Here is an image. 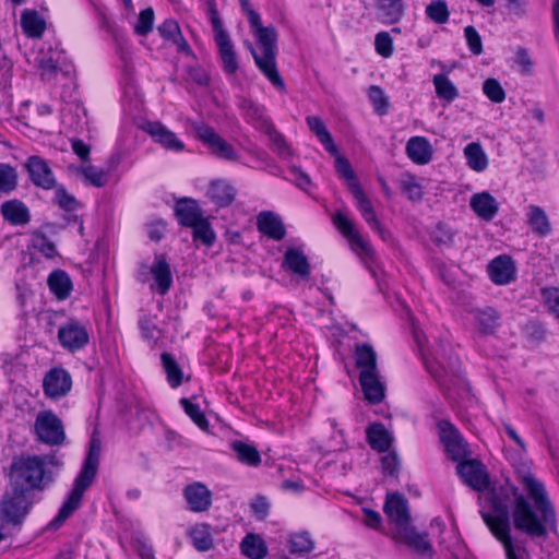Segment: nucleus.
Instances as JSON below:
<instances>
[{
    "mask_svg": "<svg viewBox=\"0 0 559 559\" xmlns=\"http://www.w3.org/2000/svg\"><path fill=\"white\" fill-rule=\"evenodd\" d=\"M513 465L516 479L533 501L532 504L523 493L519 492L518 488H513V527L532 540L545 542L550 532H557L556 508L543 481L533 474L532 461L519 459V462Z\"/></svg>",
    "mask_w": 559,
    "mask_h": 559,
    "instance_id": "f257e3e1",
    "label": "nucleus"
},
{
    "mask_svg": "<svg viewBox=\"0 0 559 559\" xmlns=\"http://www.w3.org/2000/svg\"><path fill=\"white\" fill-rule=\"evenodd\" d=\"M62 465L56 453L45 455H27L15 459L11 464V484L27 488L28 490H44L53 480L52 472L48 466Z\"/></svg>",
    "mask_w": 559,
    "mask_h": 559,
    "instance_id": "f03ea898",
    "label": "nucleus"
},
{
    "mask_svg": "<svg viewBox=\"0 0 559 559\" xmlns=\"http://www.w3.org/2000/svg\"><path fill=\"white\" fill-rule=\"evenodd\" d=\"M100 451V440L96 437H92L82 468L74 479L73 488L59 509L58 514L51 521L50 525L59 527L76 509H79L85 490L93 484L96 477L99 466Z\"/></svg>",
    "mask_w": 559,
    "mask_h": 559,
    "instance_id": "7ed1b4c3",
    "label": "nucleus"
},
{
    "mask_svg": "<svg viewBox=\"0 0 559 559\" xmlns=\"http://www.w3.org/2000/svg\"><path fill=\"white\" fill-rule=\"evenodd\" d=\"M495 515L480 511V515L495 538L503 546L507 559H524L528 556L524 540L514 542L511 535L510 514L502 502L492 503Z\"/></svg>",
    "mask_w": 559,
    "mask_h": 559,
    "instance_id": "20e7f679",
    "label": "nucleus"
},
{
    "mask_svg": "<svg viewBox=\"0 0 559 559\" xmlns=\"http://www.w3.org/2000/svg\"><path fill=\"white\" fill-rule=\"evenodd\" d=\"M11 487L1 501L0 511L5 522L20 525L33 507L32 491L16 484Z\"/></svg>",
    "mask_w": 559,
    "mask_h": 559,
    "instance_id": "39448f33",
    "label": "nucleus"
},
{
    "mask_svg": "<svg viewBox=\"0 0 559 559\" xmlns=\"http://www.w3.org/2000/svg\"><path fill=\"white\" fill-rule=\"evenodd\" d=\"M36 439L50 447H60L67 436L62 420L52 411H41L34 423Z\"/></svg>",
    "mask_w": 559,
    "mask_h": 559,
    "instance_id": "423d86ee",
    "label": "nucleus"
},
{
    "mask_svg": "<svg viewBox=\"0 0 559 559\" xmlns=\"http://www.w3.org/2000/svg\"><path fill=\"white\" fill-rule=\"evenodd\" d=\"M193 129L198 139L207 147L211 154L219 159L235 162L238 153L212 127L205 123H194Z\"/></svg>",
    "mask_w": 559,
    "mask_h": 559,
    "instance_id": "0eeeda50",
    "label": "nucleus"
},
{
    "mask_svg": "<svg viewBox=\"0 0 559 559\" xmlns=\"http://www.w3.org/2000/svg\"><path fill=\"white\" fill-rule=\"evenodd\" d=\"M29 181L36 188L52 190L57 188V177L51 168L50 162L39 155H31L23 163Z\"/></svg>",
    "mask_w": 559,
    "mask_h": 559,
    "instance_id": "6e6552de",
    "label": "nucleus"
},
{
    "mask_svg": "<svg viewBox=\"0 0 559 559\" xmlns=\"http://www.w3.org/2000/svg\"><path fill=\"white\" fill-rule=\"evenodd\" d=\"M438 429L440 440L450 459L457 463L465 460L468 454L467 443L464 441L455 426L448 420H440L438 423Z\"/></svg>",
    "mask_w": 559,
    "mask_h": 559,
    "instance_id": "1a4fd4ad",
    "label": "nucleus"
},
{
    "mask_svg": "<svg viewBox=\"0 0 559 559\" xmlns=\"http://www.w3.org/2000/svg\"><path fill=\"white\" fill-rule=\"evenodd\" d=\"M383 511L394 524L393 533H400L411 526V514L407 499L399 492L386 495Z\"/></svg>",
    "mask_w": 559,
    "mask_h": 559,
    "instance_id": "9d476101",
    "label": "nucleus"
},
{
    "mask_svg": "<svg viewBox=\"0 0 559 559\" xmlns=\"http://www.w3.org/2000/svg\"><path fill=\"white\" fill-rule=\"evenodd\" d=\"M58 340L63 348L74 353L83 349L90 342V334L84 324L69 320L58 330Z\"/></svg>",
    "mask_w": 559,
    "mask_h": 559,
    "instance_id": "9b49d317",
    "label": "nucleus"
},
{
    "mask_svg": "<svg viewBox=\"0 0 559 559\" xmlns=\"http://www.w3.org/2000/svg\"><path fill=\"white\" fill-rule=\"evenodd\" d=\"M456 472L463 481L476 491H483L489 486L488 473L478 460H463L457 464Z\"/></svg>",
    "mask_w": 559,
    "mask_h": 559,
    "instance_id": "f8f14e48",
    "label": "nucleus"
},
{
    "mask_svg": "<svg viewBox=\"0 0 559 559\" xmlns=\"http://www.w3.org/2000/svg\"><path fill=\"white\" fill-rule=\"evenodd\" d=\"M142 130L166 151L179 153L185 150V143L160 121H146Z\"/></svg>",
    "mask_w": 559,
    "mask_h": 559,
    "instance_id": "ddd939ff",
    "label": "nucleus"
},
{
    "mask_svg": "<svg viewBox=\"0 0 559 559\" xmlns=\"http://www.w3.org/2000/svg\"><path fill=\"white\" fill-rule=\"evenodd\" d=\"M392 539L395 543L405 544L423 558L431 559L435 555L428 534L417 532L413 525L403 528L400 533H392Z\"/></svg>",
    "mask_w": 559,
    "mask_h": 559,
    "instance_id": "4468645a",
    "label": "nucleus"
},
{
    "mask_svg": "<svg viewBox=\"0 0 559 559\" xmlns=\"http://www.w3.org/2000/svg\"><path fill=\"white\" fill-rule=\"evenodd\" d=\"M354 199L357 202V209L359 210L362 218L368 224V226L377 231L379 236L384 240L388 241L391 239V233L386 230L380 221L377 217V214L373 210V206L371 204V201L366 195L362 188L356 187V193L353 194Z\"/></svg>",
    "mask_w": 559,
    "mask_h": 559,
    "instance_id": "2eb2a0df",
    "label": "nucleus"
},
{
    "mask_svg": "<svg viewBox=\"0 0 559 559\" xmlns=\"http://www.w3.org/2000/svg\"><path fill=\"white\" fill-rule=\"evenodd\" d=\"M72 385V380L68 371L62 368H53L47 372L44 378V392L51 399H58L66 395Z\"/></svg>",
    "mask_w": 559,
    "mask_h": 559,
    "instance_id": "dca6fc26",
    "label": "nucleus"
},
{
    "mask_svg": "<svg viewBox=\"0 0 559 559\" xmlns=\"http://www.w3.org/2000/svg\"><path fill=\"white\" fill-rule=\"evenodd\" d=\"M333 223L336 228L349 239V241L358 248L365 255L372 257L373 249L371 245L365 240L359 231L355 228L354 223L347 218L342 212L337 211L333 216Z\"/></svg>",
    "mask_w": 559,
    "mask_h": 559,
    "instance_id": "f3484780",
    "label": "nucleus"
},
{
    "mask_svg": "<svg viewBox=\"0 0 559 559\" xmlns=\"http://www.w3.org/2000/svg\"><path fill=\"white\" fill-rule=\"evenodd\" d=\"M333 223L336 228L349 239V241L358 248L365 255L372 257L373 249L371 245L365 240L359 231L355 228L354 223L347 218L342 212L337 211L333 216Z\"/></svg>",
    "mask_w": 559,
    "mask_h": 559,
    "instance_id": "a211bd4d",
    "label": "nucleus"
},
{
    "mask_svg": "<svg viewBox=\"0 0 559 559\" xmlns=\"http://www.w3.org/2000/svg\"><path fill=\"white\" fill-rule=\"evenodd\" d=\"M174 213L179 225L183 227H191L204 218V212L198 201L191 198L177 200L174 206Z\"/></svg>",
    "mask_w": 559,
    "mask_h": 559,
    "instance_id": "6ab92c4d",
    "label": "nucleus"
},
{
    "mask_svg": "<svg viewBox=\"0 0 559 559\" xmlns=\"http://www.w3.org/2000/svg\"><path fill=\"white\" fill-rule=\"evenodd\" d=\"M359 383L365 399L370 404H379L385 397V385L380 380L379 370L364 371L359 373Z\"/></svg>",
    "mask_w": 559,
    "mask_h": 559,
    "instance_id": "aec40b11",
    "label": "nucleus"
},
{
    "mask_svg": "<svg viewBox=\"0 0 559 559\" xmlns=\"http://www.w3.org/2000/svg\"><path fill=\"white\" fill-rule=\"evenodd\" d=\"M251 51L259 70L275 87L285 91L284 80L276 66V51H262V55H258L253 49Z\"/></svg>",
    "mask_w": 559,
    "mask_h": 559,
    "instance_id": "412c9836",
    "label": "nucleus"
},
{
    "mask_svg": "<svg viewBox=\"0 0 559 559\" xmlns=\"http://www.w3.org/2000/svg\"><path fill=\"white\" fill-rule=\"evenodd\" d=\"M490 280L497 285H506L515 278V266L509 255H499L488 264Z\"/></svg>",
    "mask_w": 559,
    "mask_h": 559,
    "instance_id": "4be33fe9",
    "label": "nucleus"
},
{
    "mask_svg": "<svg viewBox=\"0 0 559 559\" xmlns=\"http://www.w3.org/2000/svg\"><path fill=\"white\" fill-rule=\"evenodd\" d=\"M258 230L273 240H282L286 229L280 215L271 211H263L257 216Z\"/></svg>",
    "mask_w": 559,
    "mask_h": 559,
    "instance_id": "5701e85b",
    "label": "nucleus"
},
{
    "mask_svg": "<svg viewBox=\"0 0 559 559\" xmlns=\"http://www.w3.org/2000/svg\"><path fill=\"white\" fill-rule=\"evenodd\" d=\"M183 496L193 512L207 511L212 504V492L201 483L187 486Z\"/></svg>",
    "mask_w": 559,
    "mask_h": 559,
    "instance_id": "b1692460",
    "label": "nucleus"
},
{
    "mask_svg": "<svg viewBox=\"0 0 559 559\" xmlns=\"http://www.w3.org/2000/svg\"><path fill=\"white\" fill-rule=\"evenodd\" d=\"M407 157L417 165H426L431 162L433 148L425 136H412L405 146Z\"/></svg>",
    "mask_w": 559,
    "mask_h": 559,
    "instance_id": "393cba45",
    "label": "nucleus"
},
{
    "mask_svg": "<svg viewBox=\"0 0 559 559\" xmlns=\"http://www.w3.org/2000/svg\"><path fill=\"white\" fill-rule=\"evenodd\" d=\"M283 267L297 275L302 280H308L310 276V264L308 258L301 249L292 247L284 253Z\"/></svg>",
    "mask_w": 559,
    "mask_h": 559,
    "instance_id": "a878e982",
    "label": "nucleus"
},
{
    "mask_svg": "<svg viewBox=\"0 0 559 559\" xmlns=\"http://www.w3.org/2000/svg\"><path fill=\"white\" fill-rule=\"evenodd\" d=\"M469 206L479 218L486 222L492 221L499 211L498 201L489 192L473 194Z\"/></svg>",
    "mask_w": 559,
    "mask_h": 559,
    "instance_id": "bb28decb",
    "label": "nucleus"
},
{
    "mask_svg": "<svg viewBox=\"0 0 559 559\" xmlns=\"http://www.w3.org/2000/svg\"><path fill=\"white\" fill-rule=\"evenodd\" d=\"M237 194L233 185L223 179L213 180L210 183L207 195L210 200L218 207L229 206Z\"/></svg>",
    "mask_w": 559,
    "mask_h": 559,
    "instance_id": "cd10ccee",
    "label": "nucleus"
},
{
    "mask_svg": "<svg viewBox=\"0 0 559 559\" xmlns=\"http://www.w3.org/2000/svg\"><path fill=\"white\" fill-rule=\"evenodd\" d=\"M525 216L527 225L535 235L538 237H546L551 234V223L543 207L531 204L526 209Z\"/></svg>",
    "mask_w": 559,
    "mask_h": 559,
    "instance_id": "c85d7f7f",
    "label": "nucleus"
},
{
    "mask_svg": "<svg viewBox=\"0 0 559 559\" xmlns=\"http://www.w3.org/2000/svg\"><path fill=\"white\" fill-rule=\"evenodd\" d=\"M240 109L245 119L250 122L255 129L264 132L271 128L273 122L265 115V108L258 104H254L249 99H241L239 104Z\"/></svg>",
    "mask_w": 559,
    "mask_h": 559,
    "instance_id": "c756f323",
    "label": "nucleus"
},
{
    "mask_svg": "<svg viewBox=\"0 0 559 559\" xmlns=\"http://www.w3.org/2000/svg\"><path fill=\"white\" fill-rule=\"evenodd\" d=\"M150 271L157 285V292L166 295L173 285V274L165 255L156 254Z\"/></svg>",
    "mask_w": 559,
    "mask_h": 559,
    "instance_id": "7c9ffc66",
    "label": "nucleus"
},
{
    "mask_svg": "<svg viewBox=\"0 0 559 559\" xmlns=\"http://www.w3.org/2000/svg\"><path fill=\"white\" fill-rule=\"evenodd\" d=\"M0 212L4 221L15 226L25 225L31 221L29 210L17 199L3 202L0 206Z\"/></svg>",
    "mask_w": 559,
    "mask_h": 559,
    "instance_id": "2f4dec72",
    "label": "nucleus"
},
{
    "mask_svg": "<svg viewBox=\"0 0 559 559\" xmlns=\"http://www.w3.org/2000/svg\"><path fill=\"white\" fill-rule=\"evenodd\" d=\"M366 437L371 449L378 452H386L393 441V437L381 423L370 424L366 429Z\"/></svg>",
    "mask_w": 559,
    "mask_h": 559,
    "instance_id": "473e14b6",
    "label": "nucleus"
},
{
    "mask_svg": "<svg viewBox=\"0 0 559 559\" xmlns=\"http://www.w3.org/2000/svg\"><path fill=\"white\" fill-rule=\"evenodd\" d=\"M21 27L27 37L40 38L46 29V21L36 10L26 9L21 14Z\"/></svg>",
    "mask_w": 559,
    "mask_h": 559,
    "instance_id": "72a5a7b5",
    "label": "nucleus"
},
{
    "mask_svg": "<svg viewBox=\"0 0 559 559\" xmlns=\"http://www.w3.org/2000/svg\"><path fill=\"white\" fill-rule=\"evenodd\" d=\"M378 16L384 24L397 23L405 14L403 0H378Z\"/></svg>",
    "mask_w": 559,
    "mask_h": 559,
    "instance_id": "f704fd0d",
    "label": "nucleus"
},
{
    "mask_svg": "<svg viewBox=\"0 0 559 559\" xmlns=\"http://www.w3.org/2000/svg\"><path fill=\"white\" fill-rule=\"evenodd\" d=\"M215 43L218 48L224 70L230 74L235 73L238 70V60L228 34H219V37L215 38Z\"/></svg>",
    "mask_w": 559,
    "mask_h": 559,
    "instance_id": "c9c22d12",
    "label": "nucleus"
},
{
    "mask_svg": "<svg viewBox=\"0 0 559 559\" xmlns=\"http://www.w3.org/2000/svg\"><path fill=\"white\" fill-rule=\"evenodd\" d=\"M474 320L479 333L486 335L493 334L500 325L499 312L491 307L475 310Z\"/></svg>",
    "mask_w": 559,
    "mask_h": 559,
    "instance_id": "e433bc0d",
    "label": "nucleus"
},
{
    "mask_svg": "<svg viewBox=\"0 0 559 559\" xmlns=\"http://www.w3.org/2000/svg\"><path fill=\"white\" fill-rule=\"evenodd\" d=\"M306 122L310 131L318 138L319 142L324 146V148L330 154H336L337 146L334 143V140L322 119L317 116H308L306 118Z\"/></svg>",
    "mask_w": 559,
    "mask_h": 559,
    "instance_id": "4c0bfd02",
    "label": "nucleus"
},
{
    "mask_svg": "<svg viewBox=\"0 0 559 559\" xmlns=\"http://www.w3.org/2000/svg\"><path fill=\"white\" fill-rule=\"evenodd\" d=\"M50 292L60 300L68 298L72 292V282L63 270L52 271L47 280Z\"/></svg>",
    "mask_w": 559,
    "mask_h": 559,
    "instance_id": "58836bf2",
    "label": "nucleus"
},
{
    "mask_svg": "<svg viewBox=\"0 0 559 559\" xmlns=\"http://www.w3.org/2000/svg\"><path fill=\"white\" fill-rule=\"evenodd\" d=\"M355 362L360 372L377 371V353L370 344L364 343L356 345Z\"/></svg>",
    "mask_w": 559,
    "mask_h": 559,
    "instance_id": "ea45409f",
    "label": "nucleus"
},
{
    "mask_svg": "<svg viewBox=\"0 0 559 559\" xmlns=\"http://www.w3.org/2000/svg\"><path fill=\"white\" fill-rule=\"evenodd\" d=\"M467 166L474 171L481 173L488 167V157L480 143H468L464 148Z\"/></svg>",
    "mask_w": 559,
    "mask_h": 559,
    "instance_id": "a19ab883",
    "label": "nucleus"
},
{
    "mask_svg": "<svg viewBox=\"0 0 559 559\" xmlns=\"http://www.w3.org/2000/svg\"><path fill=\"white\" fill-rule=\"evenodd\" d=\"M432 83L438 98L444 100L447 104H451L459 97L457 87L445 74L440 73L433 75Z\"/></svg>",
    "mask_w": 559,
    "mask_h": 559,
    "instance_id": "79ce46f5",
    "label": "nucleus"
},
{
    "mask_svg": "<svg viewBox=\"0 0 559 559\" xmlns=\"http://www.w3.org/2000/svg\"><path fill=\"white\" fill-rule=\"evenodd\" d=\"M242 554L250 559H263L267 548L262 538L255 534H248L240 544Z\"/></svg>",
    "mask_w": 559,
    "mask_h": 559,
    "instance_id": "37998d69",
    "label": "nucleus"
},
{
    "mask_svg": "<svg viewBox=\"0 0 559 559\" xmlns=\"http://www.w3.org/2000/svg\"><path fill=\"white\" fill-rule=\"evenodd\" d=\"M190 536L193 546L200 551H207L213 548L212 527L210 524L201 523L192 527Z\"/></svg>",
    "mask_w": 559,
    "mask_h": 559,
    "instance_id": "c03bdc74",
    "label": "nucleus"
},
{
    "mask_svg": "<svg viewBox=\"0 0 559 559\" xmlns=\"http://www.w3.org/2000/svg\"><path fill=\"white\" fill-rule=\"evenodd\" d=\"M231 449L235 451L239 462L249 466L260 465L261 455L254 445L242 441H234L231 443Z\"/></svg>",
    "mask_w": 559,
    "mask_h": 559,
    "instance_id": "a18cd8bd",
    "label": "nucleus"
},
{
    "mask_svg": "<svg viewBox=\"0 0 559 559\" xmlns=\"http://www.w3.org/2000/svg\"><path fill=\"white\" fill-rule=\"evenodd\" d=\"M335 156V168L338 175L346 180L347 187L352 194L356 193V187L361 188L356 174L349 164L348 159L340 154L337 151L336 154H332Z\"/></svg>",
    "mask_w": 559,
    "mask_h": 559,
    "instance_id": "49530a36",
    "label": "nucleus"
},
{
    "mask_svg": "<svg viewBox=\"0 0 559 559\" xmlns=\"http://www.w3.org/2000/svg\"><path fill=\"white\" fill-rule=\"evenodd\" d=\"M160 360L166 372L168 383L173 388L179 386L182 383L183 373L175 357L171 354L164 352L160 355Z\"/></svg>",
    "mask_w": 559,
    "mask_h": 559,
    "instance_id": "de8ad7c7",
    "label": "nucleus"
},
{
    "mask_svg": "<svg viewBox=\"0 0 559 559\" xmlns=\"http://www.w3.org/2000/svg\"><path fill=\"white\" fill-rule=\"evenodd\" d=\"M190 228H192L193 241H199L207 248L214 245L216 240V234L207 218L204 217L198 224L191 226Z\"/></svg>",
    "mask_w": 559,
    "mask_h": 559,
    "instance_id": "09e8293b",
    "label": "nucleus"
},
{
    "mask_svg": "<svg viewBox=\"0 0 559 559\" xmlns=\"http://www.w3.org/2000/svg\"><path fill=\"white\" fill-rule=\"evenodd\" d=\"M19 186V174L14 166L0 163V192L11 193Z\"/></svg>",
    "mask_w": 559,
    "mask_h": 559,
    "instance_id": "8fccbe9b",
    "label": "nucleus"
},
{
    "mask_svg": "<svg viewBox=\"0 0 559 559\" xmlns=\"http://www.w3.org/2000/svg\"><path fill=\"white\" fill-rule=\"evenodd\" d=\"M79 173L83 176L84 180L93 187L102 188L106 186L108 182V171L100 169L96 166H82L79 168Z\"/></svg>",
    "mask_w": 559,
    "mask_h": 559,
    "instance_id": "3c124183",
    "label": "nucleus"
},
{
    "mask_svg": "<svg viewBox=\"0 0 559 559\" xmlns=\"http://www.w3.org/2000/svg\"><path fill=\"white\" fill-rule=\"evenodd\" d=\"M401 190L411 201H420L424 197L423 186L417 177L409 173L403 175L401 179Z\"/></svg>",
    "mask_w": 559,
    "mask_h": 559,
    "instance_id": "603ef678",
    "label": "nucleus"
},
{
    "mask_svg": "<svg viewBox=\"0 0 559 559\" xmlns=\"http://www.w3.org/2000/svg\"><path fill=\"white\" fill-rule=\"evenodd\" d=\"M316 543L308 532L293 534L289 538L292 554H308L314 549Z\"/></svg>",
    "mask_w": 559,
    "mask_h": 559,
    "instance_id": "864d4df0",
    "label": "nucleus"
},
{
    "mask_svg": "<svg viewBox=\"0 0 559 559\" xmlns=\"http://www.w3.org/2000/svg\"><path fill=\"white\" fill-rule=\"evenodd\" d=\"M426 15L436 24H444L449 21L450 11L444 0H433L426 7Z\"/></svg>",
    "mask_w": 559,
    "mask_h": 559,
    "instance_id": "5fc2aeb1",
    "label": "nucleus"
},
{
    "mask_svg": "<svg viewBox=\"0 0 559 559\" xmlns=\"http://www.w3.org/2000/svg\"><path fill=\"white\" fill-rule=\"evenodd\" d=\"M52 190H55L53 200L60 209L67 212H73L80 207V202L75 199L74 195L67 191L64 186L57 183V188H53Z\"/></svg>",
    "mask_w": 559,
    "mask_h": 559,
    "instance_id": "6e6d98bb",
    "label": "nucleus"
},
{
    "mask_svg": "<svg viewBox=\"0 0 559 559\" xmlns=\"http://www.w3.org/2000/svg\"><path fill=\"white\" fill-rule=\"evenodd\" d=\"M368 98L371 102L376 112H378L379 115H385L388 112L390 105L389 98L380 86H369Z\"/></svg>",
    "mask_w": 559,
    "mask_h": 559,
    "instance_id": "4d7b16f0",
    "label": "nucleus"
},
{
    "mask_svg": "<svg viewBox=\"0 0 559 559\" xmlns=\"http://www.w3.org/2000/svg\"><path fill=\"white\" fill-rule=\"evenodd\" d=\"M254 34L262 51H276L277 33L274 26L261 27Z\"/></svg>",
    "mask_w": 559,
    "mask_h": 559,
    "instance_id": "13d9d810",
    "label": "nucleus"
},
{
    "mask_svg": "<svg viewBox=\"0 0 559 559\" xmlns=\"http://www.w3.org/2000/svg\"><path fill=\"white\" fill-rule=\"evenodd\" d=\"M180 404L197 426L201 429L207 428L209 421L198 404L190 402L188 399H181Z\"/></svg>",
    "mask_w": 559,
    "mask_h": 559,
    "instance_id": "bf43d9fd",
    "label": "nucleus"
},
{
    "mask_svg": "<svg viewBox=\"0 0 559 559\" xmlns=\"http://www.w3.org/2000/svg\"><path fill=\"white\" fill-rule=\"evenodd\" d=\"M483 92L492 103L500 104L506 99V92L497 79L485 80Z\"/></svg>",
    "mask_w": 559,
    "mask_h": 559,
    "instance_id": "052dcab7",
    "label": "nucleus"
},
{
    "mask_svg": "<svg viewBox=\"0 0 559 559\" xmlns=\"http://www.w3.org/2000/svg\"><path fill=\"white\" fill-rule=\"evenodd\" d=\"M154 10L151 7L142 10L139 14L138 22L134 26L135 34L140 36H145L150 32H152L154 26Z\"/></svg>",
    "mask_w": 559,
    "mask_h": 559,
    "instance_id": "680f3d73",
    "label": "nucleus"
},
{
    "mask_svg": "<svg viewBox=\"0 0 559 559\" xmlns=\"http://www.w3.org/2000/svg\"><path fill=\"white\" fill-rule=\"evenodd\" d=\"M374 49L377 53L383 58H389L393 55V39L388 32H379L374 37Z\"/></svg>",
    "mask_w": 559,
    "mask_h": 559,
    "instance_id": "e2e57ef3",
    "label": "nucleus"
},
{
    "mask_svg": "<svg viewBox=\"0 0 559 559\" xmlns=\"http://www.w3.org/2000/svg\"><path fill=\"white\" fill-rule=\"evenodd\" d=\"M266 133L272 142L273 150L281 156H288L290 155L289 146L282 133H280L274 124H271L270 129H266L264 131Z\"/></svg>",
    "mask_w": 559,
    "mask_h": 559,
    "instance_id": "0e129e2a",
    "label": "nucleus"
},
{
    "mask_svg": "<svg viewBox=\"0 0 559 559\" xmlns=\"http://www.w3.org/2000/svg\"><path fill=\"white\" fill-rule=\"evenodd\" d=\"M33 246L48 259H52L58 255L56 245L44 234L35 236Z\"/></svg>",
    "mask_w": 559,
    "mask_h": 559,
    "instance_id": "69168bd1",
    "label": "nucleus"
},
{
    "mask_svg": "<svg viewBox=\"0 0 559 559\" xmlns=\"http://www.w3.org/2000/svg\"><path fill=\"white\" fill-rule=\"evenodd\" d=\"M464 36L471 52L475 56H479L483 53V41L477 29L468 25L464 28Z\"/></svg>",
    "mask_w": 559,
    "mask_h": 559,
    "instance_id": "338daca9",
    "label": "nucleus"
},
{
    "mask_svg": "<svg viewBox=\"0 0 559 559\" xmlns=\"http://www.w3.org/2000/svg\"><path fill=\"white\" fill-rule=\"evenodd\" d=\"M542 296L545 299V302L547 304L550 312L559 320V288H543Z\"/></svg>",
    "mask_w": 559,
    "mask_h": 559,
    "instance_id": "774afa93",
    "label": "nucleus"
}]
</instances>
